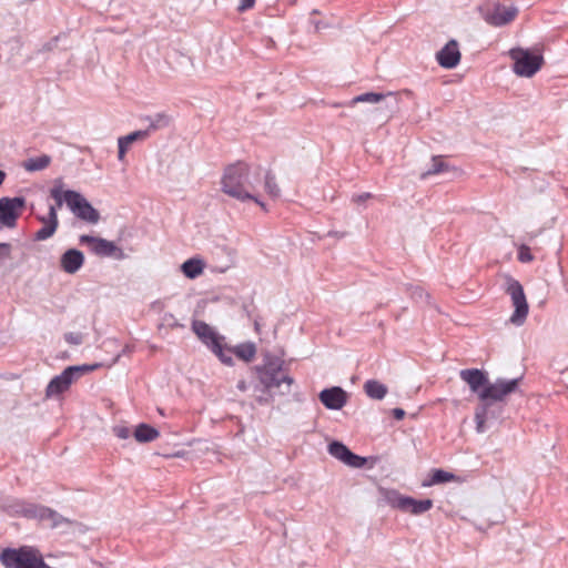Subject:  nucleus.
I'll return each mask as SVG.
<instances>
[{
  "instance_id": "nucleus-17",
  "label": "nucleus",
  "mask_w": 568,
  "mask_h": 568,
  "mask_svg": "<svg viewBox=\"0 0 568 568\" xmlns=\"http://www.w3.org/2000/svg\"><path fill=\"white\" fill-rule=\"evenodd\" d=\"M438 64L445 69H454L460 61V52L456 40L448 41L437 53Z\"/></svg>"
},
{
  "instance_id": "nucleus-27",
  "label": "nucleus",
  "mask_w": 568,
  "mask_h": 568,
  "mask_svg": "<svg viewBox=\"0 0 568 568\" xmlns=\"http://www.w3.org/2000/svg\"><path fill=\"white\" fill-rule=\"evenodd\" d=\"M204 263L199 258H189L182 265L181 270L187 278H196L202 274Z\"/></svg>"
},
{
  "instance_id": "nucleus-20",
  "label": "nucleus",
  "mask_w": 568,
  "mask_h": 568,
  "mask_svg": "<svg viewBox=\"0 0 568 568\" xmlns=\"http://www.w3.org/2000/svg\"><path fill=\"white\" fill-rule=\"evenodd\" d=\"M143 120L148 122L145 131H149V135L152 132L168 128L172 121L171 116L164 112L148 115Z\"/></svg>"
},
{
  "instance_id": "nucleus-34",
  "label": "nucleus",
  "mask_w": 568,
  "mask_h": 568,
  "mask_svg": "<svg viewBox=\"0 0 568 568\" xmlns=\"http://www.w3.org/2000/svg\"><path fill=\"white\" fill-rule=\"evenodd\" d=\"M518 260L521 262V263H529L534 260V256L530 252V248L529 246L527 245H520L519 248H518Z\"/></svg>"
},
{
  "instance_id": "nucleus-16",
  "label": "nucleus",
  "mask_w": 568,
  "mask_h": 568,
  "mask_svg": "<svg viewBox=\"0 0 568 568\" xmlns=\"http://www.w3.org/2000/svg\"><path fill=\"white\" fill-rule=\"evenodd\" d=\"M38 220L43 223V226L39 229L34 235V241H45L54 235L59 227V219L55 206H49L47 216H38Z\"/></svg>"
},
{
  "instance_id": "nucleus-24",
  "label": "nucleus",
  "mask_w": 568,
  "mask_h": 568,
  "mask_svg": "<svg viewBox=\"0 0 568 568\" xmlns=\"http://www.w3.org/2000/svg\"><path fill=\"white\" fill-rule=\"evenodd\" d=\"M386 98H396V94L394 92H387V93H377V92H365L359 95L354 97L349 105H355L361 102H367V103H379L381 101L385 100Z\"/></svg>"
},
{
  "instance_id": "nucleus-33",
  "label": "nucleus",
  "mask_w": 568,
  "mask_h": 568,
  "mask_svg": "<svg viewBox=\"0 0 568 568\" xmlns=\"http://www.w3.org/2000/svg\"><path fill=\"white\" fill-rule=\"evenodd\" d=\"M12 255V245L8 242H0V265L10 260Z\"/></svg>"
},
{
  "instance_id": "nucleus-41",
  "label": "nucleus",
  "mask_w": 568,
  "mask_h": 568,
  "mask_svg": "<svg viewBox=\"0 0 568 568\" xmlns=\"http://www.w3.org/2000/svg\"><path fill=\"white\" fill-rule=\"evenodd\" d=\"M132 352H133V347L131 345H125L123 347V349L121 351V353L118 354V356L115 357L114 363H116L121 356L130 354Z\"/></svg>"
},
{
  "instance_id": "nucleus-32",
  "label": "nucleus",
  "mask_w": 568,
  "mask_h": 568,
  "mask_svg": "<svg viewBox=\"0 0 568 568\" xmlns=\"http://www.w3.org/2000/svg\"><path fill=\"white\" fill-rule=\"evenodd\" d=\"M149 136V131L145 130H138L134 132L129 133L128 135L120 136L119 141L125 144L126 146H130L131 143L138 141V140H144Z\"/></svg>"
},
{
  "instance_id": "nucleus-18",
  "label": "nucleus",
  "mask_w": 568,
  "mask_h": 568,
  "mask_svg": "<svg viewBox=\"0 0 568 568\" xmlns=\"http://www.w3.org/2000/svg\"><path fill=\"white\" fill-rule=\"evenodd\" d=\"M84 264V255L77 248L67 250L60 257V267L68 274H75Z\"/></svg>"
},
{
  "instance_id": "nucleus-19",
  "label": "nucleus",
  "mask_w": 568,
  "mask_h": 568,
  "mask_svg": "<svg viewBox=\"0 0 568 568\" xmlns=\"http://www.w3.org/2000/svg\"><path fill=\"white\" fill-rule=\"evenodd\" d=\"M74 194L73 190H63V182L62 179H55L53 186L50 189V197L54 200V205L57 207V211L62 207V205L65 203L69 207V203L72 201L71 196Z\"/></svg>"
},
{
  "instance_id": "nucleus-8",
  "label": "nucleus",
  "mask_w": 568,
  "mask_h": 568,
  "mask_svg": "<svg viewBox=\"0 0 568 568\" xmlns=\"http://www.w3.org/2000/svg\"><path fill=\"white\" fill-rule=\"evenodd\" d=\"M100 366V364H84L67 367L60 375L54 376L49 382L45 388V396L50 398L64 393L82 374L92 372Z\"/></svg>"
},
{
  "instance_id": "nucleus-45",
  "label": "nucleus",
  "mask_w": 568,
  "mask_h": 568,
  "mask_svg": "<svg viewBox=\"0 0 568 568\" xmlns=\"http://www.w3.org/2000/svg\"><path fill=\"white\" fill-rule=\"evenodd\" d=\"M257 402H258L260 404H266V403H268V398H266V397H258V398H257Z\"/></svg>"
},
{
  "instance_id": "nucleus-10",
  "label": "nucleus",
  "mask_w": 568,
  "mask_h": 568,
  "mask_svg": "<svg viewBox=\"0 0 568 568\" xmlns=\"http://www.w3.org/2000/svg\"><path fill=\"white\" fill-rule=\"evenodd\" d=\"M79 242L82 245H88L90 251L98 256L113 257L119 261L126 258V255L121 247L116 246L114 242L105 239L83 234L79 237Z\"/></svg>"
},
{
  "instance_id": "nucleus-4",
  "label": "nucleus",
  "mask_w": 568,
  "mask_h": 568,
  "mask_svg": "<svg viewBox=\"0 0 568 568\" xmlns=\"http://www.w3.org/2000/svg\"><path fill=\"white\" fill-rule=\"evenodd\" d=\"M191 329L200 342L211 351L224 365L233 366V347L225 343V336L221 335L215 328L204 321L193 320Z\"/></svg>"
},
{
  "instance_id": "nucleus-44",
  "label": "nucleus",
  "mask_w": 568,
  "mask_h": 568,
  "mask_svg": "<svg viewBox=\"0 0 568 568\" xmlns=\"http://www.w3.org/2000/svg\"><path fill=\"white\" fill-rule=\"evenodd\" d=\"M6 178H7V173L4 171L0 170V186L4 182Z\"/></svg>"
},
{
  "instance_id": "nucleus-46",
  "label": "nucleus",
  "mask_w": 568,
  "mask_h": 568,
  "mask_svg": "<svg viewBox=\"0 0 568 568\" xmlns=\"http://www.w3.org/2000/svg\"><path fill=\"white\" fill-rule=\"evenodd\" d=\"M337 232H328V235H337Z\"/></svg>"
},
{
  "instance_id": "nucleus-1",
  "label": "nucleus",
  "mask_w": 568,
  "mask_h": 568,
  "mask_svg": "<svg viewBox=\"0 0 568 568\" xmlns=\"http://www.w3.org/2000/svg\"><path fill=\"white\" fill-rule=\"evenodd\" d=\"M459 377L469 389L477 394L480 403L475 408V423L477 433L486 430L488 410L494 402H504L506 397L519 389L521 377L506 379L497 378L489 382L487 373L478 368H466L459 372Z\"/></svg>"
},
{
  "instance_id": "nucleus-9",
  "label": "nucleus",
  "mask_w": 568,
  "mask_h": 568,
  "mask_svg": "<svg viewBox=\"0 0 568 568\" xmlns=\"http://www.w3.org/2000/svg\"><path fill=\"white\" fill-rule=\"evenodd\" d=\"M505 292L510 296L515 307L514 313L510 316V323L516 326H521L525 323L529 312V306L523 285L516 278L507 275Z\"/></svg>"
},
{
  "instance_id": "nucleus-2",
  "label": "nucleus",
  "mask_w": 568,
  "mask_h": 568,
  "mask_svg": "<svg viewBox=\"0 0 568 568\" xmlns=\"http://www.w3.org/2000/svg\"><path fill=\"white\" fill-rule=\"evenodd\" d=\"M221 185L222 191L231 197L241 202L252 200L264 211H267L265 203L253 194L255 187L250 181V166L246 163L236 162L229 165L224 170Z\"/></svg>"
},
{
  "instance_id": "nucleus-15",
  "label": "nucleus",
  "mask_w": 568,
  "mask_h": 568,
  "mask_svg": "<svg viewBox=\"0 0 568 568\" xmlns=\"http://www.w3.org/2000/svg\"><path fill=\"white\" fill-rule=\"evenodd\" d=\"M318 398L327 409L339 410L347 403V393L339 386H333L321 390Z\"/></svg>"
},
{
  "instance_id": "nucleus-22",
  "label": "nucleus",
  "mask_w": 568,
  "mask_h": 568,
  "mask_svg": "<svg viewBox=\"0 0 568 568\" xmlns=\"http://www.w3.org/2000/svg\"><path fill=\"white\" fill-rule=\"evenodd\" d=\"M133 435L136 442L144 444L155 440L160 433L153 426L141 423L135 427Z\"/></svg>"
},
{
  "instance_id": "nucleus-25",
  "label": "nucleus",
  "mask_w": 568,
  "mask_h": 568,
  "mask_svg": "<svg viewBox=\"0 0 568 568\" xmlns=\"http://www.w3.org/2000/svg\"><path fill=\"white\" fill-rule=\"evenodd\" d=\"M366 395L372 399L381 400L387 394V387L376 379H368L364 384Z\"/></svg>"
},
{
  "instance_id": "nucleus-13",
  "label": "nucleus",
  "mask_w": 568,
  "mask_h": 568,
  "mask_svg": "<svg viewBox=\"0 0 568 568\" xmlns=\"http://www.w3.org/2000/svg\"><path fill=\"white\" fill-rule=\"evenodd\" d=\"M328 454L352 468H363L366 458L354 454L341 442H332L327 447Z\"/></svg>"
},
{
  "instance_id": "nucleus-35",
  "label": "nucleus",
  "mask_w": 568,
  "mask_h": 568,
  "mask_svg": "<svg viewBox=\"0 0 568 568\" xmlns=\"http://www.w3.org/2000/svg\"><path fill=\"white\" fill-rule=\"evenodd\" d=\"M112 430L113 434L120 439H128L131 436V429L124 425H116Z\"/></svg>"
},
{
  "instance_id": "nucleus-36",
  "label": "nucleus",
  "mask_w": 568,
  "mask_h": 568,
  "mask_svg": "<svg viewBox=\"0 0 568 568\" xmlns=\"http://www.w3.org/2000/svg\"><path fill=\"white\" fill-rule=\"evenodd\" d=\"M64 339L71 345H80L83 342V336L81 333L70 332L64 335Z\"/></svg>"
},
{
  "instance_id": "nucleus-28",
  "label": "nucleus",
  "mask_w": 568,
  "mask_h": 568,
  "mask_svg": "<svg viewBox=\"0 0 568 568\" xmlns=\"http://www.w3.org/2000/svg\"><path fill=\"white\" fill-rule=\"evenodd\" d=\"M455 478L453 473L443 470V469H434L428 479L423 481L424 487H429L437 484H444L452 481Z\"/></svg>"
},
{
  "instance_id": "nucleus-7",
  "label": "nucleus",
  "mask_w": 568,
  "mask_h": 568,
  "mask_svg": "<svg viewBox=\"0 0 568 568\" xmlns=\"http://www.w3.org/2000/svg\"><path fill=\"white\" fill-rule=\"evenodd\" d=\"M509 57L514 61L513 71L519 77L531 78L544 64V57L538 48H513Z\"/></svg>"
},
{
  "instance_id": "nucleus-3",
  "label": "nucleus",
  "mask_w": 568,
  "mask_h": 568,
  "mask_svg": "<svg viewBox=\"0 0 568 568\" xmlns=\"http://www.w3.org/2000/svg\"><path fill=\"white\" fill-rule=\"evenodd\" d=\"M253 369L262 390L271 392L276 388L280 395L290 394L294 379L284 369L282 358L267 356L262 365H256Z\"/></svg>"
},
{
  "instance_id": "nucleus-29",
  "label": "nucleus",
  "mask_w": 568,
  "mask_h": 568,
  "mask_svg": "<svg viewBox=\"0 0 568 568\" xmlns=\"http://www.w3.org/2000/svg\"><path fill=\"white\" fill-rule=\"evenodd\" d=\"M233 353L244 362H251L256 354V347L253 343L246 342L233 347Z\"/></svg>"
},
{
  "instance_id": "nucleus-6",
  "label": "nucleus",
  "mask_w": 568,
  "mask_h": 568,
  "mask_svg": "<svg viewBox=\"0 0 568 568\" xmlns=\"http://www.w3.org/2000/svg\"><path fill=\"white\" fill-rule=\"evenodd\" d=\"M0 562L6 568H50L39 552L28 546L6 548L0 554Z\"/></svg>"
},
{
  "instance_id": "nucleus-43",
  "label": "nucleus",
  "mask_w": 568,
  "mask_h": 568,
  "mask_svg": "<svg viewBox=\"0 0 568 568\" xmlns=\"http://www.w3.org/2000/svg\"><path fill=\"white\" fill-rule=\"evenodd\" d=\"M236 388L241 392H246L247 390V384L245 381H239L237 385H236Z\"/></svg>"
},
{
  "instance_id": "nucleus-12",
  "label": "nucleus",
  "mask_w": 568,
  "mask_h": 568,
  "mask_svg": "<svg viewBox=\"0 0 568 568\" xmlns=\"http://www.w3.org/2000/svg\"><path fill=\"white\" fill-rule=\"evenodd\" d=\"M70 196L72 201L69 203V209L78 219L91 224L99 222L100 213L81 193L74 191Z\"/></svg>"
},
{
  "instance_id": "nucleus-31",
  "label": "nucleus",
  "mask_w": 568,
  "mask_h": 568,
  "mask_svg": "<svg viewBox=\"0 0 568 568\" xmlns=\"http://www.w3.org/2000/svg\"><path fill=\"white\" fill-rule=\"evenodd\" d=\"M264 189L273 199H277L281 195V189L276 183V176L272 171H267L264 175Z\"/></svg>"
},
{
  "instance_id": "nucleus-21",
  "label": "nucleus",
  "mask_w": 568,
  "mask_h": 568,
  "mask_svg": "<svg viewBox=\"0 0 568 568\" xmlns=\"http://www.w3.org/2000/svg\"><path fill=\"white\" fill-rule=\"evenodd\" d=\"M433 507L432 499L417 500L413 497L406 496L405 507L403 511L410 513L412 515H422Z\"/></svg>"
},
{
  "instance_id": "nucleus-37",
  "label": "nucleus",
  "mask_w": 568,
  "mask_h": 568,
  "mask_svg": "<svg viewBox=\"0 0 568 568\" xmlns=\"http://www.w3.org/2000/svg\"><path fill=\"white\" fill-rule=\"evenodd\" d=\"M255 4V0H241L237 10L240 12H244L251 8H253Z\"/></svg>"
},
{
  "instance_id": "nucleus-23",
  "label": "nucleus",
  "mask_w": 568,
  "mask_h": 568,
  "mask_svg": "<svg viewBox=\"0 0 568 568\" xmlns=\"http://www.w3.org/2000/svg\"><path fill=\"white\" fill-rule=\"evenodd\" d=\"M379 491H381V495H382V500L385 504L389 505L393 508H396V509H399V510L403 511V509L405 507L406 496L399 494L395 489L382 488Z\"/></svg>"
},
{
  "instance_id": "nucleus-11",
  "label": "nucleus",
  "mask_w": 568,
  "mask_h": 568,
  "mask_svg": "<svg viewBox=\"0 0 568 568\" xmlns=\"http://www.w3.org/2000/svg\"><path fill=\"white\" fill-rule=\"evenodd\" d=\"M26 205V199L22 196L1 197L0 199V230L2 227L12 229L17 225L21 210Z\"/></svg>"
},
{
  "instance_id": "nucleus-39",
  "label": "nucleus",
  "mask_w": 568,
  "mask_h": 568,
  "mask_svg": "<svg viewBox=\"0 0 568 568\" xmlns=\"http://www.w3.org/2000/svg\"><path fill=\"white\" fill-rule=\"evenodd\" d=\"M128 148H129V146H126L125 144H123L122 142H120V141L118 140V149H119V151H118V159H119L120 161H123V160H124V156H125V153H126V151H128Z\"/></svg>"
},
{
  "instance_id": "nucleus-5",
  "label": "nucleus",
  "mask_w": 568,
  "mask_h": 568,
  "mask_svg": "<svg viewBox=\"0 0 568 568\" xmlns=\"http://www.w3.org/2000/svg\"><path fill=\"white\" fill-rule=\"evenodd\" d=\"M9 511L13 515L24 517L27 519H37L47 523L51 528H58L63 524H70V520L63 517L54 509L22 499L13 500L9 506Z\"/></svg>"
},
{
  "instance_id": "nucleus-42",
  "label": "nucleus",
  "mask_w": 568,
  "mask_h": 568,
  "mask_svg": "<svg viewBox=\"0 0 568 568\" xmlns=\"http://www.w3.org/2000/svg\"><path fill=\"white\" fill-rule=\"evenodd\" d=\"M57 42H58V37L53 38L50 42L45 43L43 49L51 50L53 47H55Z\"/></svg>"
},
{
  "instance_id": "nucleus-38",
  "label": "nucleus",
  "mask_w": 568,
  "mask_h": 568,
  "mask_svg": "<svg viewBox=\"0 0 568 568\" xmlns=\"http://www.w3.org/2000/svg\"><path fill=\"white\" fill-rule=\"evenodd\" d=\"M372 197H373V194H372V193H369V192H365V193H362V194L354 195V196L352 197V200H353V202H355V203H358V204H359V203H363V202H365L366 200L372 199Z\"/></svg>"
},
{
  "instance_id": "nucleus-26",
  "label": "nucleus",
  "mask_w": 568,
  "mask_h": 568,
  "mask_svg": "<svg viewBox=\"0 0 568 568\" xmlns=\"http://www.w3.org/2000/svg\"><path fill=\"white\" fill-rule=\"evenodd\" d=\"M51 156L42 154L40 156L29 158L22 163V168L28 172H37L47 169L51 163Z\"/></svg>"
},
{
  "instance_id": "nucleus-14",
  "label": "nucleus",
  "mask_w": 568,
  "mask_h": 568,
  "mask_svg": "<svg viewBox=\"0 0 568 568\" xmlns=\"http://www.w3.org/2000/svg\"><path fill=\"white\" fill-rule=\"evenodd\" d=\"M518 13L515 6H504L497 3L491 10L484 13V20L493 27H503L511 22Z\"/></svg>"
},
{
  "instance_id": "nucleus-40",
  "label": "nucleus",
  "mask_w": 568,
  "mask_h": 568,
  "mask_svg": "<svg viewBox=\"0 0 568 568\" xmlns=\"http://www.w3.org/2000/svg\"><path fill=\"white\" fill-rule=\"evenodd\" d=\"M392 415L395 419L400 420L405 417V410L403 408L396 407L392 410Z\"/></svg>"
},
{
  "instance_id": "nucleus-30",
  "label": "nucleus",
  "mask_w": 568,
  "mask_h": 568,
  "mask_svg": "<svg viewBox=\"0 0 568 568\" xmlns=\"http://www.w3.org/2000/svg\"><path fill=\"white\" fill-rule=\"evenodd\" d=\"M448 170V164L443 156H433L430 166L420 174V180H426L430 175L439 174Z\"/></svg>"
}]
</instances>
